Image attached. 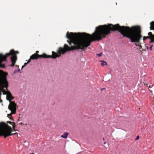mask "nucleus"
<instances>
[{"mask_svg":"<svg viewBox=\"0 0 154 154\" xmlns=\"http://www.w3.org/2000/svg\"><path fill=\"white\" fill-rule=\"evenodd\" d=\"M110 31H115V25L109 24L99 26L96 27L95 32L91 35L85 32L74 33L67 32L66 37L69 40L67 41L71 47H70L67 45L65 44L63 48H59L57 53L53 51L52 55L45 53V58L55 59L68 51L79 49L82 51L85 50L92 41L102 40L110 33Z\"/></svg>","mask_w":154,"mask_h":154,"instance_id":"obj_1","label":"nucleus"},{"mask_svg":"<svg viewBox=\"0 0 154 154\" xmlns=\"http://www.w3.org/2000/svg\"><path fill=\"white\" fill-rule=\"evenodd\" d=\"M11 55V58L12 64L10 66L13 67L14 66L16 61L17 60V56H16L14 53V51H11L10 53H7L5 55H3L2 53L0 54V68L4 69L5 68V64L3 63V61L7 62V57ZM8 73L7 72H4L3 71L0 70V80L2 79L4 76L6 75V78L7 79V77Z\"/></svg>","mask_w":154,"mask_h":154,"instance_id":"obj_2","label":"nucleus"},{"mask_svg":"<svg viewBox=\"0 0 154 154\" xmlns=\"http://www.w3.org/2000/svg\"><path fill=\"white\" fill-rule=\"evenodd\" d=\"M6 75L4 76L0 80V102H2L1 99V96L2 95V92L4 95H7L6 99L9 101V104L13 102L15 104H16L15 102L11 101L14 97L12 96L11 93L8 91V83L7 79H6Z\"/></svg>","mask_w":154,"mask_h":154,"instance_id":"obj_3","label":"nucleus"},{"mask_svg":"<svg viewBox=\"0 0 154 154\" xmlns=\"http://www.w3.org/2000/svg\"><path fill=\"white\" fill-rule=\"evenodd\" d=\"M17 105L15 104L13 102H11L10 104H9L8 106V108L10 110L11 112L8 115V116L11 120H13V119L11 118L12 115L15 114L16 113V110Z\"/></svg>","mask_w":154,"mask_h":154,"instance_id":"obj_4","label":"nucleus"},{"mask_svg":"<svg viewBox=\"0 0 154 154\" xmlns=\"http://www.w3.org/2000/svg\"><path fill=\"white\" fill-rule=\"evenodd\" d=\"M45 53H43L42 55H39L37 53H35L34 54H32L31 56L30 59L36 60L38 58H45Z\"/></svg>","mask_w":154,"mask_h":154,"instance_id":"obj_5","label":"nucleus"},{"mask_svg":"<svg viewBox=\"0 0 154 154\" xmlns=\"http://www.w3.org/2000/svg\"><path fill=\"white\" fill-rule=\"evenodd\" d=\"M149 36L146 37V39L149 38L151 39V42H154V35H152L151 32H149L148 33Z\"/></svg>","mask_w":154,"mask_h":154,"instance_id":"obj_6","label":"nucleus"},{"mask_svg":"<svg viewBox=\"0 0 154 154\" xmlns=\"http://www.w3.org/2000/svg\"><path fill=\"white\" fill-rule=\"evenodd\" d=\"M0 124H5V125L6 126H5L6 127L5 128H6V129H8V127H10L11 128V132H10V134H11V135H9V136H11V135H14V134H17V133H12V132H13V130H12V128H11V127L10 126H9L8 124H6V123H4V122H1V123H0Z\"/></svg>","mask_w":154,"mask_h":154,"instance_id":"obj_7","label":"nucleus"},{"mask_svg":"<svg viewBox=\"0 0 154 154\" xmlns=\"http://www.w3.org/2000/svg\"><path fill=\"white\" fill-rule=\"evenodd\" d=\"M69 134L67 132L64 133L63 135L61 136V137L64 138H66Z\"/></svg>","mask_w":154,"mask_h":154,"instance_id":"obj_8","label":"nucleus"},{"mask_svg":"<svg viewBox=\"0 0 154 154\" xmlns=\"http://www.w3.org/2000/svg\"><path fill=\"white\" fill-rule=\"evenodd\" d=\"M150 30H154V21H152L150 23Z\"/></svg>","mask_w":154,"mask_h":154,"instance_id":"obj_9","label":"nucleus"},{"mask_svg":"<svg viewBox=\"0 0 154 154\" xmlns=\"http://www.w3.org/2000/svg\"><path fill=\"white\" fill-rule=\"evenodd\" d=\"M101 62V64L102 66H104L105 65H107V63L106 62H105L104 61H100Z\"/></svg>","mask_w":154,"mask_h":154,"instance_id":"obj_10","label":"nucleus"},{"mask_svg":"<svg viewBox=\"0 0 154 154\" xmlns=\"http://www.w3.org/2000/svg\"><path fill=\"white\" fill-rule=\"evenodd\" d=\"M7 123H9V124H10V125H12V127L13 126L15 125V123L13 122H11V121H7Z\"/></svg>","mask_w":154,"mask_h":154,"instance_id":"obj_11","label":"nucleus"},{"mask_svg":"<svg viewBox=\"0 0 154 154\" xmlns=\"http://www.w3.org/2000/svg\"><path fill=\"white\" fill-rule=\"evenodd\" d=\"M11 51H14V53H15V55H16V56H17L16 54H18V53H19V52H18V51H14V50H11L10 51V52H9V53H11Z\"/></svg>","mask_w":154,"mask_h":154,"instance_id":"obj_12","label":"nucleus"},{"mask_svg":"<svg viewBox=\"0 0 154 154\" xmlns=\"http://www.w3.org/2000/svg\"><path fill=\"white\" fill-rule=\"evenodd\" d=\"M15 126H15V125L13 126V128H12V130H13V131H17V130H16L15 129Z\"/></svg>","mask_w":154,"mask_h":154,"instance_id":"obj_13","label":"nucleus"},{"mask_svg":"<svg viewBox=\"0 0 154 154\" xmlns=\"http://www.w3.org/2000/svg\"><path fill=\"white\" fill-rule=\"evenodd\" d=\"M102 53H100V54H97V55L98 56L100 57L102 55Z\"/></svg>","mask_w":154,"mask_h":154,"instance_id":"obj_14","label":"nucleus"},{"mask_svg":"<svg viewBox=\"0 0 154 154\" xmlns=\"http://www.w3.org/2000/svg\"><path fill=\"white\" fill-rule=\"evenodd\" d=\"M139 136H137V137L136 138L135 140H138L139 139Z\"/></svg>","mask_w":154,"mask_h":154,"instance_id":"obj_15","label":"nucleus"},{"mask_svg":"<svg viewBox=\"0 0 154 154\" xmlns=\"http://www.w3.org/2000/svg\"><path fill=\"white\" fill-rule=\"evenodd\" d=\"M138 46L139 47V49H141L142 48V46L141 45H139Z\"/></svg>","mask_w":154,"mask_h":154,"instance_id":"obj_16","label":"nucleus"},{"mask_svg":"<svg viewBox=\"0 0 154 154\" xmlns=\"http://www.w3.org/2000/svg\"><path fill=\"white\" fill-rule=\"evenodd\" d=\"M146 37L145 36H144L143 37V40L144 41L145 40H146Z\"/></svg>","mask_w":154,"mask_h":154,"instance_id":"obj_17","label":"nucleus"},{"mask_svg":"<svg viewBox=\"0 0 154 154\" xmlns=\"http://www.w3.org/2000/svg\"><path fill=\"white\" fill-rule=\"evenodd\" d=\"M31 59H30H30L28 60V61H27V63H30V62L31 61Z\"/></svg>","mask_w":154,"mask_h":154,"instance_id":"obj_18","label":"nucleus"},{"mask_svg":"<svg viewBox=\"0 0 154 154\" xmlns=\"http://www.w3.org/2000/svg\"><path fill=\"white\" fill-rule=\"evenodd\" d=\"M28 63L27 62V63H25L24 65L25 66H26L27 65V64H28Z\"/></svg>","mask_w":154,"mask_h":154,"instance_id":"obj_19","label":"nucleus"},{"mask_svg":"<svg viewBox=\"0 0 154 154\" xmlns=\"http://www.w3.org/2000/svg\"><path fill=\"white\" fill-rule=\"evenodd\" d=\"M152 46H151L150 47H149V49L150 50H152Z\"/></svg>","mask_w":154,"mask_h":154,"instance_id":"obj_20","label":"nucleus"},{"mask_svg":"<svg viewBox=\"0 0 154 154\" xmlns=\"http://www.w3.org/2000/svg\"><path fill=\"white\" fill-rule=\"evenodd\" d=\"M135 45H136V46H139V44H137V43H135Z\"/></svg>","mask_w":154,"mask_h":154,"instance_id":"obj_21","label":"nucleus"},{"mask_svg":"<svg viewBox=\"0 0 154 154\" xmlns=\"http://www.w3.org/2000/svg\"><path fill=\"white\" fill-rule=\"evenodd\" d=\"M149 90L150 91L151 93H152V91L150 89H149Z\"/></svg>","mask_w":154,"mask_h":154,"instance_id":"obj_22","label":"nucleus"},{"mask_svg":"<svg viewBox=\"0 0 154 154\" xmlns=\"http://www.w3.org/2000/svg\"><path fill=\"white\" fill-rule=\"evenodd\" d=\"M25 66L24 65H23V66H22V69H23Z\"/></svg>","mask_w":154,"mask_h":154,"instance_id":"obj_23","label":"nucleus"},{"mask_svg":"<svg viewBox=\"0 0 154 154\" xmlns=\"http://www.w3.org/2000/svg\"><path fill=\"white\" fill-rule=\"evenodd\" d=\"M148 87H149V88H152V87H151L150 85H149L148 86Z\"/></svg>","mask_w":154,"mask_h":154,"instance_id":"obj_24","label":"nucleus"},{"mask_svg":"<svg viewBox=\"0 0 154 154\" xmlns=\"http://www.w3.org/2000/svg\"><path fill=\"white\" fill-rule=\"evenodd\" d=\"M39 52V51H36V53H37L38 54V53Z\"/></svg>","mask_w":154,"mask_h":154,"instance_id":"obj_25","label":"nucleus"},{"mask_svg":"<svg viewBox=\"0 0 154 154\" xmlns=\"http://www.w3.org/2000/svg\"><path fill=\"white\" fill-rule=\"evenodd\" d=\"M105 88H101V90L102 91L103 90H104Z\"/></svg>","mask_w":154,"mask_h":154,"instance_id":"obj_26","label":"nucleus"},{"mask_svg":"<svg viewBox=\"0 0 154 154\" xmlns=\"http://www.w3.org/2000/svg\"><path fill=\"white\" fill-rule=\"evenodd\" d=\"M23 123H22H22H20V125H23Z\"/></svg>","mask_w":154,"mask_h":154,"instance_id":"obj_27","label":"nucleus"},{"mask_svg":"<svg viewBox=\"0 0 154 154\" xmlns=\"http://www.w3.org/2000/svg\"><path fill=\"white\" fill-rule=\"evenodd\" d=\"M144 85H146L147 86H148V84H144Z\"/></svg>","mask_w":154,"mask_h":154,"instance_id":"obj_28","label":"nucleus"},{"mask_svg":"<svg viewBox=\"0 0 154 154\" xmlns=\"http://www.w3.org/2000/svg\"><path fill=\"white\" fill-rule=\"evenodd\" d=\"M18 71L19 72H20V69H19L18 70Z\"/></svg>","mask_w":154,"mask_h":154,"instance_id":"obj_29","label":"nucleus"},{"mask_svg":"<svg viewBox=\"0 0 154 154\" xmlns=\"http://www.w3.org/2000/svg\"><path fill=\"white\" fill-rule=\"evenodd\" d=\"M30 154H34V153H32Z\"/></svg>","mask_w":154,"mask_h":154,"instance_id":"obj_30","label":"nucleus"},{"mask_svg":"<svg viewBox=\"0 0 154 154\" xmlns=\"http://www.w3.org/2000/svg\"><path fill=\"white\" fill-rule=\"evenodd\" d=\"M16 66L18 67H19V66L18 65H16Z\"/></svg>","mask_w":154,"mask_h":154,"instance_id":"obj_31","label":"nucleus"},{"mask_svg":"<svg viewBox=\"0 0 154 154\" xmlns=\"http://www.w3.org/2000/svg\"><path fill=\"white\" fill-rule=\"evenodd\" d=\"M106 143V142H104V144H105Z\"/></svg>","mask_w":154,"mask_h":154,"instance_id":"obj_32","label":"nucleus"},{"mask_svg":"<svg viewBox=\"0 0 154 154\" xmlns=\"http://www.w3.org/2000/svg\"><path fill=\"white\" fill-rule=\"evenodd\" d=\"M104 140V138H103V140Z\"/></svg>","mask_w":154,"mask_h":154,"instance_id":"obj_33","label":"nucleus"}]
</instances>
